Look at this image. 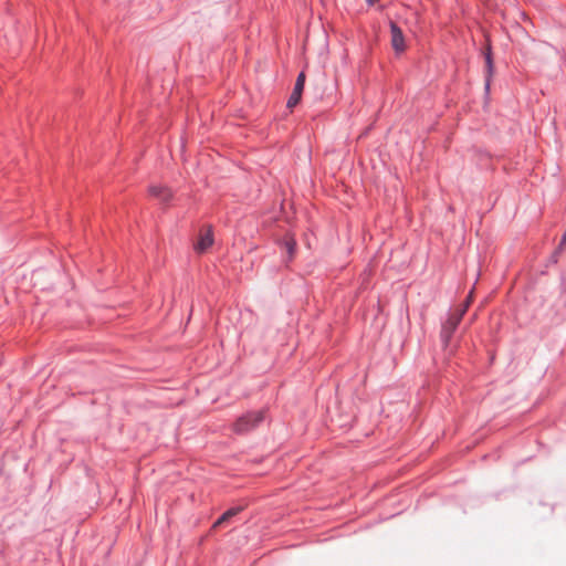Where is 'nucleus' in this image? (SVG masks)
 Instances as JSON below:
<instances>
[{"label": "nucleus", "mask_w": 566, "mask_h": 566, "mask_svg": "<svg viewBox=\"0 0 566 566\" xmlns=\"http://www.w3.org/2000/svg\"><path fill=\"white\" fill-rule=\"evenodd\" d=\"M264 419L263 411H252L240 417L233 424V430L237 433H247L256 428Z\"/></svg>", "instance_id": "f257e3e1"}, {"label": "nucleus", "mask_w": 566, "mask_h": 566, "mask_svg": "<svg viewBox=\"0 0 566 566\" xmlns=\"http://www.w3.org/2000/svg\"><path fill=\"white\" fill-rule=\"evenodd\" d=\"M461 322V314L452 313L447 322L442 325L441 329V339L443 344L447 346L452 337V334L457 329L459 323Z\"/></svg>", "instance_id": "f03ea898"}, {"label": "nucleus", "mask_w": 566, "mask_h": 566, "mask_svg": "<svg viewBox=\"0 0 566 566\" xmlns=\"http://www.w3.org/2000/svg\"><path fill=\"white\" fill-rule=\"evenodd\" d=\"M391 45L396 52H402L406 49L405 36L401 29L395 23L390 22Z\"/></svg>", "instance_id": "7ed1b4c3"}, {"label": "nucleus", "mask_w": 566, "mask_h": 566, "mask_svg": "<svg viewBox=\"0 0 566 566\" xmlns=\"http://www.w3.org/2000/svg\"><path fill=\"white\" fill-rule=\"evenodd\" d=\"M149 195L163 203L168 202L172 198L171 190L168 187L161 185L150 186Z\"/></svg>", "instance_id": "20e7f679"}, {"label": "nucleus", "mask_w": 566, "mask_h": 566, "mask_svg": "<svg viewBox=\"0 0 566 566\" xmlns=\"http://www.w3.org/2000/svg\"><path fill=\"white\" fill-rule=\"evenodd\" d=\"M304 83H305V75L304 73H301L298 76H297V80H296V83H295V86H294V90L287 101V107L289 108H292L294 107L301 99V95H302V92H303V88H304Z\"/></svg>", "instance_id": "39448f33"}, {"label": "nucleus", "mask_w": 566, "mask_h": 566, "mask_svg": "<svg viewBox=\"0 0 566 566\" xmlns=\"http://www.w3.org/2000/svg\"><path fill=\"white\" fill-rule=\"evenodd\" d=\"M213 243V234L210 229H207L203 232H200L199 239L197 243L195 244V250L199 253L205 252L207 249H209Z\"/></svg>", "instance_id": "423d86ee"}, {"label": "nucleus", "mask_w": 566, "mask_h": 566, "mask_svg": "<svg viewBox=\"0 0 566 566\" xmlns=\"http://www.w3.org/2000/svg\"><path fill=\"white\" fill-rule=\"evenodd\" d=\"M484 59H485V66H486V81H485V88L489 90L490 87V78L493 75L494 72V64L492 59V52L491 46L488 45L484 52Z\"/></svg>", "instance_id": "0eeeda50"}, {"label": "nucleus", "mask_w": 566, "mask_h": 566, "mask_svg": "<svg viewBox=\"0 0 566 566\" xmlns=\"http://www.w3.org/2000/svg\"><path fill=\"white\" fill-rule=\"evenodd\" d=\"M242 511V507L241 506H238V507H232L228 511H226L213 524V528H217L219 527L220 525H222L223 523H227L230 518H232L233 516H235L237 514H239L240 512Z\"/></svg>", "instance_id": "6e6552de"}, {"label": "nucleus", "mask_w": 566, "mask_h": 566, "mask_svg": "<svg viewBox=\"0 0 566 566\" xmlns=\"http://www.w3.org/2000/svg\"><path fill=\"white\" fill-rule=\"evenodd\" d=\"M295 245H296V243L293 239H290L285 242L286 251L289 253L290 259L293 258Z\"/></svg>", "instance_id": "1a4fd4ad"}, {"label": "nucleus", "mask_w": 566, "mask_h": 566, "mask_svg": "<svg viewBox=\"0 0 566 566\" xmlns=\"http://www.w3.org/2000/svg\"><path fill=\"white\" fill-rule=\"evenodd\" d=\"M468 304H463L461 308L457 310L454 312V314H461V318L463 317V315L465 314L467 310H468Z\"/></svg>", "instance_id": "9d476101"}, {"label": "nucleus", "mask_w": 566, "mask_h": 566, "mask_svg": "<svg viewBox=\"0 0 566 566\" xmlns=\"http://www.w3.org/2000/svg\"><path fill=\"white\" fill-rule=\"evenodd\" d=\"M472 297H473V291L470 292V294H469V296H468V298H467V301L464 303V304H468V307L470 306V304L472 302Z\"/></svg>", "instance_id": "9b49d317"}, {"label": "nucleus", "mask_w": 566, "mask_h": 566, "mask_svg": "<svg viewBox=\"0 0 566 566\" xmlns=\"http://www.w3.org/2000/svg\"><path fill=\"white\" fill-rule=\"evenodd\" d=\"M566 244V232L564 233L563 238H562V241L559 243V247H563Z\"/></svg>", "instance_id": "f8f14e48"}]
</instances>
